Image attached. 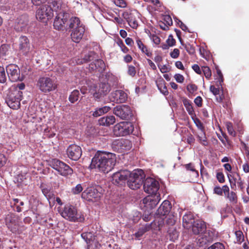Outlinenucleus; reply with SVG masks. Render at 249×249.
<instances>
[{
  "mask_svg": "<svg viewBox=\"0 0 249 249\" xmlns=\"http://www.w3.org/2000/svg\"><path fill=\"white\" fill-rule=\"evenodd\" d=\"M105 66V63L103 60L97 59L89 64V68L92 70L99 69V71H100L104 69Z\"/></svg>",
  "mask_w": 249,
  "mask_h": 249,
  "instance_id": "obj_29",
  "label": "nucleus"
},
{
  "mask_svg": "<svg viewBox=\"0 0 249 249\" xmlns=\"http://www.w3.org/2000/svg\"><path fill=\"white\" fill-rule=\"evenodd\" d=\"M67 154L71 159L77 160L82 155L81 148L76 144H71L67 149Z\"/></svg>",
  "mask_w": 249,
  "mask_h": 249,
  "instance_id": "obj_18",
  "label": "nucleus"
},
{
  "mask_svg": "<svg viewBox=\"0 0 249 249\" xmlns=\"http://www.w3.org/2000/svg\"><path fill=\"white\" fill-rule=\"evenodd\" d=\"M194 102L197 107H200L202 106V99L200 96H197L195 99Z\"/></svg>",
  "mask_w": 249,
  "mask_h": 249,
  "instance_id": "obj_64",
  "label": "nucleus"
},
{
  "mask_svg": "<svg viewBox=\"0 0 249 249\" xmlns=\"http://www.w3.org/2000/svg\"><path fill=\"white\" fill-rule=\"evenodd\" d=\"M236 238V242L238 244H241L244 240V235L242 231H237L235 232Z\"/></svg>",
  "mask_w": 249,
  "mask_h": 249,
  "instance_id": "obj_41",
  "label": "nucleus"
},
{
  "mask_svg": "<svg viewBox=\"0 0 249 249\" xmlns=\"http://www.w3.org/2000/svg\"><path fill=\"white\" fill-rule=\"evenodd\" d=\"M79 92L75 89L72 91L69 96V100L71 103H74L77 101L79 98Z\"/></svg>",
  "mask_w": 249,
  "mask_h": 249,
  "instance_id": "obj_39",
  "label": "nucleus"
},
{
  "mask_svg": "<svg viewBox=\"0 0 249 249\" xmlns=\"http://www.w3.org/2000/svg\"><path fill=\"white\" fill-rule=\"evenodd\" d=\"M85 31L83 25L79 26V27L74 29L71 34L72 40L75 42H79L82 38Z\"/></svg>",
  "mask_w": 249,
  "mask_h": 249,
  "instance_id": "obj_23",
  "label": "nucleus"
},
{
  "mask_svg": "<svg viewBox=\"0 0 249 249\" xmlns=\"http://www.w3.org/2000/svg\"><path fill=\"white\" fill-rule=\"evenodd\" d=\"M110 85L106 82H101L99 84L98 88L93 96L95 98L99 99L102 96L107 95L110 90Z\"/></svg>",
  "mask_w": 249,
  "mask_h": 249,
  "instance_id": "obj_21",
  "label": "nucleus"
},
{
  "mask_svg": "<svg viewBox=\"0 0 249 249\" xmlns=\"http://www.w3.org/2000/svg\"><path fill=\"white\" fill-rule=\"evenodd\" d=\"M5 224L13 232H16L18 228V218L14 214H7L5 218Z\"/></svg>",
  "mask_w": 249,
  "mask_h": 249,
  "instance_id": "obj_19",
  "label": "nucleus"
},
{
  "mask_svg": "<svg viewBox=\"0 0 249 249\" xmlns=\"http://www.w3.org/2000/svg\"><path fill=\"white\" fill-rule=\"evenodd\" d=\"M53 22V26L55 29L61 30L64 27L66 22L69 18V14L61 10L59 6L58 12Z\"/></svg>",
  "mask_w": 249,
  "mask_h": 249,
  "instance_id": "obj_10",
  "label": "nucleus"
},
{
  "mask_svg": "<svg viewBox=\"0 0 249 249\" xmlns=\"http://www.w3.org/2000/svg\"><path fill=\"white\" fill-rule=\"evenodd\" d=\"M116 155L111 153L98 152L92 158L90 168L107 173L114 167L116 163Z\"/></svg>",
  "mask_w": 249,
  "mask_h": 249,
  "instance_id": "obj_1",
  "label": "nucleus"
},
{
  "mask_svg": "<svg viewBox=\"0 0 249 249\" xmlns=\"http://www.w3.org/2000/svg\"><path fill=\"white\" fill-rule=\"evenodd\" d=\"M192 231L195 234H200L204 232L206 229L205 223L200 220H196L191 227Z\"/></svg>",
  "mask_w": 249,
  "mask_h": 249,
  "instance_id": "obj_24",
  "label": "nucleus"
},
{
  "mask_svg": "<svg viewBox=\"0 0 249 249\" xmlns=\"http://www.w3.org/2000/svg\"><path fill=\"white\" fill-rule=\"evenodd\" d=\"M194 123L200 131L204 130V126L201 121L197 118L194 120Z\"/></svg>",
  "mask_w": 249,
  "mask_h": 249,
  "instance_id": "obj_57",
  "label": "nucleus"
},
{
  "mask_svg": "<svg viewBox=\"0 0 249 249\" xmlns=\"http://www.w3.org/2000/svg\"><path fill=\"white\" fill-rule=\"evenodd\" d=\"M160 194L149 195L142 200L144 209L145 210L150 211L154 208L160 200Z\"/></svg>",
  "mask_w": 249,
  "mask_h": 249,
  "instance_id": "obj_12",
  "label": "nucleus"
},
{
  "mask_svg": "<svg viewBox=\"0 0 249 249\" xmlns=\"http://www.w3.org/2000/svg\"><path fill=\"white\" fill-rule=\"evenodd\" d=\"M81 236L87 242L88 249H98L100 247L98 241V237L93 235L91 232L83 233Z\"/></svg>",
  "mask_w": 249,
  "mask_h": 249,
  "instance_id": "obj_14",
  "label": "nucleus"
},
{
  "mask_svg": "<svg viewBox=\"0 0 249 249\" xmlns=\"http://www.w3.org/2000/svg\"><path fill=\"white\" fill-rule=\"evenodd\" d=\"M134 127L131 123L122 122L116 124L113 128L114 134L117 137L124 136L131 133Z\"/></svg>",
  "mask_w": 249,
  "mask_h": 249,
  "instance_id": "obj_8",
  "label": "nucleus"
},
{
  "mask_svg": "<svg viewBox=\"0 0 249 249\" xmlns=\"http://www.w3.org/2000/svg\"><path fill=\"white\" fill-rule=\"evenodd\" d=\"M210 91L215 96L219 94V89L215 88L214 86H211L210 87Z\"/></svg>",
  "mask_w": 249,
  "mask_h": 249,
  "instance_id": "obj_61",
  "label": "nucleus"
},
{
  "mask_svg": "<svg viewBox=\"0 0 249 249\" xmlns=\"http://www.w3.org/2000/svg\"><path fill=\"white\" fill-rule=\"evenodd\" d=\"M6 81V75L4 68L0 66V83H4Z\"/></svg>",
  "mask_w": 249,
  "mask_h": 249,
  "instance_id": "obj_42",
  "label": "nucleus"
},
{
  "mask_svg": "<svg viewBox=\"0 0 249 249\" xmlns=\"http://www.w3.org/2000/svg\"><path fill=\"white\" fill-rule=\"evenodd\" d=\"M22 92L18 90L17 88H10L5 97V102L7 105L13 109H17L20 106Z\"/></svg>",
  "mask_w": 249,
  "mask_h": 249,
  "instance_id": "obj_3",
  "label": "nucleus"
},
{
  "mask_svg": "<svg viewBox=\"0 0 249 249\" xmlns=\"http://www.w3.org/2000/svg\"><path fill=\"white\" fill-rule=\"evenodd\" d=\"M171 208V205L168 200H164L157 210V214L160 216L168 214Z\"/></svg>",
  "mask_w": 249,
  "mask_h": 249,
  "instance_id": "obj_26",
  "label": "nucleus"
},
{
  "mask_svg": "<svg viewBox=\"0 0 249 249\" xmlns=\"http://www.w3.org/2000/svg\"><path fill=\"white\" fill-rule=\"evenodd\" d=\"M114 2L118 7L124 8L126 6V3L124 0H114Z\"/></svg>",
  "mask_w": 249,
  "mask_h": 249,
  "instance_id": "obj_50",
  "label": "nucleus"
},
{
  "mask_svg": "<svg viewBox=\"0 0 249 249\" xmlns=\"http://www.w3.org/2000/svg\"><path fill=\"white\" fill-rule=\"evenodd\" d=\"M226 196L230 203L236 204L237 202V196L234 192L231 191L228 193Z\"/></svg>",
  "mask_w": 249,
  "mask_h": 249,
  "instance_id": "obj_37",
  "label": "nucleus"
},
{
  "mask_svg": "<svg viewBox=\"0 0 249 249\" xmlns=\"http://www.w3.org/2000/svg\"><path fill=\"white\" fill-rule=\"evenodd\" d=\"M184 166H185V168L186 169V170H190V171H191L192 172H195L196 175V176H198V173L197 171H196V169L195 168V167L193 165L192 163H190L189 164H185Z\"/></svg>",
  "mask_w": 249,
  "mask_h": 249,
  "instance_id": "obj_51",
  "label": "nucleus"
},
{
  "mask_svg": "<svg viewBox=\"0 0 249 249\" xmlns=\"http://www.w3.org/2000/svg\"><path fill=\"white\" fill-rule=\"evenodd\" d=\"M96 54L93 52H90L86 54L83 58L84 62L93 60L96 58Z\"/></svg>",
  "mask_w": 249,
  "mask_h": 249,
  "instance_id": "obj_40",
  "label": "nucleus"
},
{
  "mask_svg": "<svg viewBox=\"0 0 249 249\" xmlns=\"http://www.w3.org/2000/svg\"><path fill=\"white\" fill-rule=\"evenodd\" d=\"M100 125L108 126L115 122V118L112 115L101 118L98 121Z\"/></svg>",
  "mask_w": 249,
  "mask_h": 249,
  "instance_id": "obj_28",
  "label": "nucleus"
},
{
  "mask_svg": "<svg viewBox=\"0 0 249 249\" xmlns=\"http://www.w3.org/2000/svg\"><path fill=\"white\" fill-rule=\"evenodd\" d=\"M207 241L206 239H205L203 237V235L202 234L198 237L197 239V243L199 245V246L202 247L205 245L207 243Z\"/></svg>",
  "mask_w": 249,
  "mask_h": 249,
  "instance_id": "obj_44",
  "label": "nucleus"
},
{
  "mask_svg": "<svg viewBox=\"0 0 249 249\" xmlns=\"http://www.w3.org/2000/svg\"><path fill=\"white\" fill-rule=\"evenodd\" d=\"M187 90L190 93H193L196 91L197 89V86L195 84H189L187 86Z\"/></svg>",
  "mask_w": 249,
  "mask_h": 249,
  "instance_id": "obj_55",
  "label": "nucleus"
},
{
  "mask_svg": "<svg viewBox=\"0 0 249 249\" xmlns=\"http://www.w3.org/2000/svg\"><path fill=\"white\" fill-rule=\"evenodd\" d=\"M170 56L173 58H177L179 55V51L178 49L175 48L170 53Z\"/></svg>",
  "mask_w": 249,
  "mask_h": 249,
  "instance_id": "obj_56",
  "label": "nucleus"
},
{
  "mask_svg": "<svg viewBox=\"0 0 249 249\" xmlns=\"http://www.w3.org/2000/svg\"><path fill=\"white\" fill-rule=\"evenodd\" d=\"M113 145L117 146V147H116V149H117L118 150H120L121 152L129 150L132 147L131 142L127 139H121L116 141L114 142Z\"/></svg>",
  "mask_w": 249,
  "mask_h": 249,
  "instance_id": "obj_22",
  "label": "nucleus"
},
{
  "mask_svg": "<svg viewBox=\"0 0 249 249\" xmlns=\"http://www.w3.org/2000/svg\"><path fill=\"white\" fill-rule=\"evenodd\" d=\"M197 137L198 138L199 142L202 145L204 146H206L208 145V143L204 130L200 131V132L198 134Z\"/></svg>",
  "mask_w": 249,
  "mask_h": 249,
  "instance_id": "obj_36",
  "label": "nucleus"
},
{
  "mask_svg": "<svg viewBox=\"0 0 249 249\" xmlns=\"http://www.w3.org/2000/svg\"><path fill=\"white\" fill-rule=\"evenodd\" d=\"M117 44L121 48L122 51L124 53H126L128 52V49L125 46L122 40L119 41Z\"/></svg>",
  "mask_w": 249,
  "mask_h": 249,
  "instance_id": "obj_53",
  "label": "nucleus"
},
{
  "mask_svg": "<svg viewBox=\"0 0 249 249\" xmlns=\"http://www.w3.org/2000/svg\"><path fill=\"white\" fill-rule=\"evenodd\" d=\"M129 25L133 29H136L138 26V22L135 19H129L128 20Z\"/></svg>",
  "mask_w": 249,
  "mask_h": 249,
  "instance_id": "obj_58",
  "label": "nucleus"
},
{
  "mask_svg": "<svg viewBox=\"0 0 249 249\" xmlns=\"http://www.w3.org/2000/svg\"><path fill=\"white\" fill-rule=\"evenodd\" d=\"M216 178L220 183H223L225 181L224 176L222 172L217 173Z\"/></svg>",
  "mask_w": 249,
  "mask_h": 249,
  "instance_id": "obj_62",
  "label": "nucleus"
},
{
  "mask_svg": "<svg viewBox=\"0 0 249 249\" xmlns=\"http://www.w3.org/2000/svg\"><path fill=\"white\" fill-rule=\"evenodd\" d=\"M111 95L112 98H113V101L117 103H124L127 98V94L122 90H116L112 92Z\"/></svg>",
  "mask_w": 249,
  "mask_h": 249,
  "instance_id": "obj_25",
  "label": "nucleus"
},
{
  "mask_svg": "<svg viewBox=\"0 0 249 249\" xmlns=\"http://www.w3.org/2000/svg\"><path fill=\"white\" fill-rule=\"evenodd\" d=\"M17 181L21 184L26 185L27 183L26 178L25 176L22 175H18L17 178Z\"/></svg>",
  "mask_w": 249,
  "mask_h": 249,
  "instance_id": "obj_49",
  "label": "nucleus"
},
{
  "mask_svg": "<svg viewBox=\"0 0 249 249\" xmlns=\"http://www.w3.org/2000/svg\"><path fill=\"white\" fill-rule=\"evenodd\" d=\"M100 196L101 194L93 187L88 188L82 194V197L88 201H93V198L98 199Z\"/></svg>",
  "mask_w": 249,
  "mask_h": 249,
  "instance_id": "obj_20",
  "label": "nucleus"
},
{
  "mask_svg": "<svg viewBox=\"0 0 249 249\" xmlns=\"http://www.w3.org/2000/svg\"><path fill=\"white\" fill-rule=\"evenodd\" d=\"M36 86L39 90L44 93L53 91L57 88L54 80L48 76L40 77L37 82Z\"/></svg>",
  "mask_w": 249,
  "mask_h": 249,
  "instance_id": "obj_6",
  "label": "nucleus"
},
{
  "mask_svg": "<svg viewBox=\"0 0 249 249\" xmlns=\"http://www.w3.org/2000/svg\"><path fill=\"white\" fill-rule=\"evenodd\" d=\"M127 73L129 75L132 77L135 76L136 73V70L135 67L132 65H128Z\"/></svg>",
  "mask_w": 249,
  "mask_h": 249,
  "instance_id": "obj_47",
  "label": "nucleus"
},
{
  "mask_svg": "<svg viewBox=\"0 0 249 249\" xmlns=\"http://www.w3.org/2000/svg\"><path fill=\"white\" fill-rule=\"evenodd\" d=\"M7 161V159L5 156L0 153V167H2L5 165Z\"/></svg>",
  "mask_w": 249,
  "mask_h": 249,
  "instance_id": "obj_59",
  "label": "nucleus"
},
{
  "mask_svg": "<svg viewBox=\"0 0 249 249\" xmlns=\"http://www.w3.org/2000/svg\"><path fill=\"white\" fill-rule=\"evenodd\" d=\"M128 177L127 185L132 190L139 188L143 183L144 175L142 170H134L132 173H130Z\"/></svg>",
  "mask_w": 249,
  "mask_h": 249,
  "instance_id": "obj_5",
  "label": "nucleus"
},
{
  "mask_svg": "<svg viewBox=\"0 0 249 249\" xmlns=\"http://www.w3.org/2000/svg\"><path fill=\"white\" fill-rule=\"evenodd\" d=\"M166 43L170 47H172L175 45L176 40L172 35L169 36L168 38L166 40Z\"/></svg>",
  "mask_w": 249,
  "mask_h": 249,
  "instance_id": "obj_52",
  "label": "nucleus"
},
{
  "mask_svg": "<svg viewBox=\"0 0 249 249\" xmlns=\"http://www.w3.org/2000/svg\"><path fill=\"white\" fill-rule=\"evenodd\" d=\"M175 222L176 218L174 216L168 215V218L166 220L167 224L169 225L172 226L175 223Z\"/></svg>",
  "mask_w": 249,
  "mask_h": 249,
  "instance_id": "obj_54",
  "label": "nucleus"
},
{
  "mask_svg": "<svg viewBox=\"0 0 249 249\" xmlns=\"http://www.w3.org/2000/svg\"><path fill=\"white\" fill-rule=\"evenodd\" d=\"M159 189V183L154 178H147L143 182V190L147 194L153 195L159 194L157 192Z\"/></svg>",
  "mask_w": 249,
  "mask_h": 249,
  "instance_id": "obj_11",
  "label": "nucleus"
},
{
  "mask_svg": "<svg viewBox=\"0 0 249 249\" xmlns=\"http://www.w3.org/2000/svg\"><path fill=\"white\" fill-rule=\"evenodd\" d=\"M205 239H206L207 242H211L213 240L214 238V233L210 231H205L204 232L201 233Z\"/></svg>",
  "mask_w": 249,
  "mask_h": 249,
  "instance_id": "obj_38",
  "label": "nucleus"
},
{
  "mask_svg": "<svg viewBox=\"0 0 249 249\" xmlns=\"http://www.w3.org/2000/svg\"><path fill=\"white\" fill-rule=\"evenodd\" d=\"M83 189L81 184H78L71 189V192L74 195L79 194L82 191Z\"/></svg>",
  "mask_w": 249,
  "mask_h": 249,
  "instance_id": "obj_46",
  "label": "nucleus"
},
{
  "mask_svg": "<svg viewBox=\"0 0 249 249\" xmlns=\"http://www.w3.org/2000/svg\"><path fill=\"white\" fill-rule=\"evenodd\" d=\"M110 109V107L108 106H104L102 107L97 108L92 113V116L94 117H99L105 113L108 112Z\"/></svg>",
  "mask_w": 249,
  "mask_h": 249,
  "instance_id": "obj_30",
  "label": "nucleus"
},
{
  "mask_svg": "<svg viewBox=\"0 0 249 249\" xmlns=\"http://www.w3.org/2000/svg\"><path fill=\"white\" fill-rule=\"evenodd\" d=\"M176 81L178 83H181L184 81V78L183 76L180 74H176L174 76Z\"/></svg>",
  "mask_w": 249,
  "mask_h": 249,
  "instance_id": "obj_60",
  "label": "nucleus"
},
{
  "mask_svg": "<svg viewBox=\"0 0 249 249\" xmlns=\"http://www.w3.org/2000/svg\"><path fill=\"white\" fill-rule=\"evenodd\" d=\"M130 172L127 170H120L113 174L112 183L115 185H122L128 179Z\"/></svg>",
  "mask_w": 249,
  "mask_h": 249,
  "instance_id": "obj_16",
  "label": "nucleus"
},
{
  "mask_svg": "<svg viewBox=\"0 0 249 249\" xmlns=\"http://www.w3.org/2000/svg\"><path fill=\"white\" fill-rule=\"evenodd\" d=\"M183 226L185 228H190L194 222V216L191 213L185 214L182 218Z\"/></svg>",
  "mask_w": 249,
  "mask_h": 249,
  "instance_id": "obj_27",
  "label": "nucleus"
},
{
  "mask_svg": "<svg viewBox=\"0 0 249 249\" xmlns=\"http://www.w3.org/2000/svg\"><path fill=\"white\" fill-rule=\"evenodd\" d=\"M163 19L168 25L170 26L172 24V19L170 16L165 15Z\"/></svg>",
  "mask_w": 249,
  "mask_h": 249,
  "instance_id": "obj_63",
  "label": "nucleus"
},
{
  "mask_svg": "<svg viewBox=\"0 0 249 249\" xmlns=\"http://www.w3.org/2000/svg\"><path fill=\"white\" fill-rule=\"evenodd\" d=\"M226 127L230 135L232 136H235L236 135L235 131L234 130L232 124L231 123H227Z\"/></svg>",
  "mask_w": 249,
  "mask_h": 249,
  "instance_id": "obj_45",
  "label": "nucleus"
},
{
  "mask_svg": "<svg viewBox=\"0 0 249 249\" xmlns=\"http://www.w3.org/2000/svg\"><path fill=\"white\" fill-rule=\"evenodd\" d=\"M68 25L69 29H75L79 27V26H83L80 23L79 18L77 17H72L69 20Z\"/></svg>",
  "mask_w": 249,
  "mask_h": 249,
  "instance_id": "obj_31",
  "label": "nucleus"
},
{
  "mask_svg": "<svg viewBox=\"0 0 249 249\" xmlns=\"http://www.w3.org/2000/svg\"><path fill=\"white\" fill-rule=\"evenodd\" d=\"M61 214L63 217L70 221L82 222L84 220V216L78 213L76 207L70 204H67L64 206Z\"/></svg>",
  "mask_w": 249,
  "mask_h": 249,
  "instance_id": "obj_4",
  "label": "nucleus"
},
{
  "mask_svg": "<svg viewBox=\"0 0 249 249\" xmlns=\"http://www.w3.org/2000/svg\"><path fill=\"white\" fill-rule=\"evenodd\" d=\"M50 165L64 177L71 175L73 173V170L68 165L57 159L51 160Z\"/></svg>",
  "mask_w": 249,
  "mask_h": 249,
  "instance_id": "obj_7",
  "label": "nucleus"
},
{
  "mask_svg": "<svg viewBox=\"0 0 249 249\" xmlns=\"http://www.w3.org/2000/svg\"><path fill=\"white\" fill-rule=\"evenodd\" d=\"M202 70L205 77L208 79H210L212 75V72L209 67L203 66L202 67Z\"/></svg>",
  "mask_w": 249,
  "mask_h": 249,
  "instance_id": "obj_43",
  "label": "nucleus"
},
{
  "mask_svg": "<svg viewBox=\"0 0 249 249\" xmlns=\"http://www.w3.org/2000/svg\"><path fill=\"white\" fill-rule=\"evenodd\" d=\"M113 113L122 119H127L132 115L130 107L126 105L116 106L114 108Z\"/></svg>",
  "mask_w": 249,
  "mask_h": 249,
  "instance_id": "obj_15",
  "label": "nucleus"
},
{
  "mask_svg": "<svg viewBox=\"0 0 249 249\" xmlns=\"http://www.w3.org/2000/svg\"><path fill=\"white\" fill-rule=\"evenodd\" d=\"M51 5L45 4L38 8L36 12V18L43 22H46L53 16V11L58 12L60 3L57 0H54Z\"/></svg>",
  "mask_w": 249,
  "mask_h": 249,
  "instance_id": "obj_2",
  "label": "nucleus"
},
{
  "mask_svg": "<svg viewBox=\"0 0 249 249\" xmlns=\"http://www.w3.org/2000/svg\"><path fill=\"white\" fill-rule=\"evenodd\" d=\"M18 49L25 55L32 56L33 46L31 45L28 38L24 36L19 37L18 41Z\"/></svg>",
  "mask_w": 249,
  "mask_h": 249,
  "instance_id": "obj_9",
  "label": "nucleus"
},
{
  "mask_svg": "<svg viewBox=\"0 0 249 249\" xmlns=\"http://www.w3.org/2000/svg\"><path fill=\"white\" fill-rule=\"evenodd\" d=\"M28 22V16L27 15H22L16 19L14 28L17 32L25 31L27 29Z\"/></svg>",
  "mask_w": 249,
  "mask_h": 249,
  "instance_id": "obj_17",
  "label": "nucleus"
},
{
  "mask_svg": "<svg viewBox=\"0 0 249 249\" xmlns=\"http://www.w3.org/2000/svg\"><path fill=\"white\" fill-rule=\"evenodd\" d=\"M136 43L138 48L143 53H144L147 56H151L152 53L147 49L146 46L143 44L140 39H137L136 40Z\"/></svg>",
  "mask_w": 249,
  "mask_h": 249,
  "instance_id": "obj_32",
  "label": "nucleus"
},
{
  "mask_svg": "<svg viewBox=\"0 0 249 249\" xmlns=\"http://www.w3.org/2000/svg\"><path fill=\"white\" fill-rule=\"evenodd\" d=\"M157 86L160 91L164 95L168 94V91L165 86V82L163 79H161L157 82Z\"/></svg>",
  "mask_w": 249,
  "mask_h": 249,
  "instance_id": "obj_33",
  "label": "nucleus"
},
{
  "mask_svg": "<svg viewBox=\"0 0 249 249\" xmlns=\"http://www.w3.org/2000/svg\"><path fill=\"white\" fill-rule=\"evenodd\" d=\"M207 249H225L224 245L219 242H217L212 245Z\"/></svg>",
  "mask_w": 249,
  "mask_h": 249,
  "instance_id": "obj_48",
  "label": "nucleus"
},
{
  "mask_svg": "<svg viewBox=\"0 0 249 249\" xmlns=\"http://www.w3.org/2000/svg\"><path fill=\"white\" fill-rule=\"evenodd\" d=\"M150 226L149 225H145L141 227L138 231L135 233V235L136 238H139L141 237L145 232L149 231Z\"/></svg>",
  "mask_w": 249,
  "mask_h": 249,
  "instance_id": "obj_35",
  "label": "nucleus"
},
{
  "mask_svg": "<svg viewBox=\"0 0 249 249\" xmlns=\"http://www.w3.org/2000/svg\"><path fill=\"white\" fill-rule=\"evenodd\" d=\"M6 70L10 81L16 82L22 80L23 77L20 75V70L17 65H9L6 67Z\"/></svg>",
  "mask_w": 249,
  "mask_h": 249,
  "instance_id": "obj_13",
  "label": "nucleus"
},
{
  "mask_svg": "<svg viewBox=\"0 0 249 249\" xmlns=\"http://www.w3.org/2000/svg\"><path fill=\"white\" fill-rule=\"evenodd\" d=\"M10 46L7 44H2L0 47V55L2 57L6 56L10 54Z\"/></svg>",
  "mask_w": 249,
  "mask_h": 249,
  "instance_id": "obj_34",
  "label": "nucleus"
}]
</instances>
